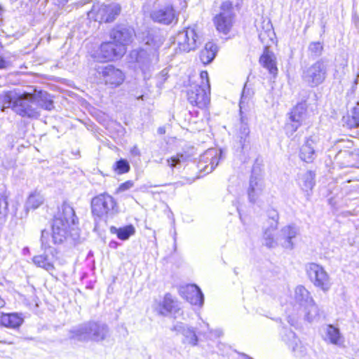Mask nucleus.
<instances>
[{"label": "nucleus", "instance_id": "f257e3e1", "mask_svg": "<svg viewBox=\"0 0 359 359\" xmlns=\"http://www.w3.org/2000/svg\"><path fill=\"white\" fill-rule=\"evenodd\" d=\"M144 46L138 50L130 52V57L134 59L136 67L144 78L150 76L151 72L158 62V48L163 44L162 36L155 32H149L143 39Z\"/></svg>", "mask_w": 359, "mask_h": 359}, {"label": "nucleus", "instance_id": "f03ea898", "mask_svg": "<svg viewBox=\"0 0 359 359\" xmlns=\"http://www.w3.org/2000/svg\"><path fill=\"white\" fill-rule=\"evenodd\" d=\"M76 220L73 208L63 203L53 220L51 241L48 238L50 244L62 243L68 235L75 231L74 226Z\"/></svg>", "mask_w": 359, "mask_h": 359}, {"label": "nucleus", "instance_id": "7ed1b4c3", "mask_svg": "<svg viewBox=\"0 0 359 359\" xmlns=\"http://www.w3.org/2000/svg\"><path fill=\"white\" fill-rule=\"evenodd\" d=\"M109 334V328L104 323L88 321L74 327L69 331V338L79 341H102Z\"/></svg>", "mask_w": 359, "mask_h": 359}, {"label": "nucleus", "instance_id": "20e7f679", "mask_svg": "<svg viewBox=\"0 0 359 359\" xmlns=\"http://www.w3.org/2000/svg\"><path fill=\"white\" fill-rule=\"evenodd\" d=\"M41 246L44 250L43 254L33 257V262L39 267L51 273L55 269V263L58 258V250L52 247L48 240V232L46 230L41 231Z\"/></svg>", "mask_w": 359, "mask_h": 359}, {"label": "nucleus", "instance_id": "39448f33", "mask_svg": "<svg viewBox=\"0 0 359 359\" xmlns=\"http://www.w3.org/2000/svg\"><path fill=\"white\" fill-rule=\"evenodd\" d=\"M327 74V64L323 59L303 69L302 79L310 87H316L323 83Z\"/></svg>", "mask_w": 359, "mask_h": 359}, {"label": "nucleus", "instance_id": "423d86ee", "mask_svg": "<svg viewBox=\"0 0 359 359\" xmlns=\"http://www.w3.org/2000/svg\"><path fill=\"white\" fill-rule=\"evenodd\" d=\"M116 203L114 198L107 193L99 194L91 201L93 216L106 220L116 212Z\"/></svg>", "mask_w": 359, "mask_h": 359}, {"label": "nucleus", "instance_id": "0eeeda50", "mask_svg": "<svg viewBox=\"0 0 359 359\" xmlns=\"http://www.w3.org/2000/svg\"><path fill=\"white\" fill-rule=\"evenodd\" d=\"M294 299L296 304L305 309V316L312 321L319 314V309L309 291L303 285H298L294 290Z\"/></svg>", "mask_w": 359, "mask_h": 359}, {"label": "nucleus", "instance_id": "6e6552de", "mask_svg": "<svg viewBox=\"0 0 359 359\" xmlns=\"http://www.w3.org/2000/svg\"><path fill=\"white\" fill-rule=\"evenodd\" d=\"M233 18L234 13L231 2L224 1L220 6L219 13L214 18L217 30L225 34L229 33L233 26Z\"/></svg>", "mask_w": 359, "mask_h": 359}, {"label": "nucleus", "instance_id": "1a4fd4ad", "mask_svg": "<svg viewBox=\"0 0 359 359\" xmlns=\"http://www.w3.org/2000/svg\"><path fill=\"white\" fill-rule=\"evenodd\" d=\"M244 93L245 89L243 90L239 103L241 123L236 135L237 141L242 149H244L250 144V128L248 124V118L245 113V111L247 110L248 98L244 95Z\"/></svg>", "mask_w": 359, "mask_h": 359}, {"label": "nucleus", "instance_id": "9d476101", "mask_svg": "<svg viewBox=\"0 0 359 359\" xmlns=\"http://www.w3.org/2000/svg\"><path fill=\"white\" fill-rule=\"evenodd\" d=\"M121 6L116 3L93 6L88 15L95 18V21L110 22L121 13Z\"/></svg>", "mask_w": 359, "mask_h": 359}, {"label": "nucleus", "instance_id": "9b49d317", "mask_svg": "<svg viewBox=\"0 0 359 359\" xmlns=\"http://www.w3.org/2000/svg\"><path fill=\"white\" fill-rule=\"evenodd\" d=\"M13 104V110L22 116L36 118L39 116V110L33 104V95L29 93H25L17 96Z\"/></svg>", "mask_w": 359, "mask_h": 359}, {"label": "nucleus", "instance_id": "f8f14e48", "mask_svg": "<svg viewBox=\"0 0 359 359\" xmlns=\"http://www.w3.org/2000/svg\"><path fill=\"white\" fill-rule=\"evenodd\" d=\"M306 273L309 280L316 287L324 292L330 290L332 285L330 276L321 266L311 263L306 266Z\"/></svg>", "mask_w": 359, "mask_h": 359}, {"label": "nucleus", "instance_id": "ddd939ff", "mask_svg": "<svg viewBox=\"0 0 359 359\" xmlns=\"http://www.w3.org/2000/svg\"><path fill=\"white\" fill-rule=\"evenodd\" d=\"M175 41L179 51L187 53L195 50L201 43L196 29L192 27L179 32L175 37Z\"/></svg>", "mask_w": 359, "mask_h": 359}, {"label": "nucleus", "instance_id": "4468645a", "mask_svg": "<svg viewBox=\"0 0 359 359\" xmlns=\"http://www.w3.org/2000/svg\"><path fill=\"white\" fill-rule=\"evenodd\" d=\"M210 86L207 83L191 86L187 91V99L192 104L204 108L210 101Z\"/></svg>", "mask_w": 359, "mask_h": 359}, {"label": "nucleus", "instance_id": "2eb2a0df", "mask_svg": "<svg viewBox=\"0 0 359 359\" xmlns=\"http://www.w3.org/2000/svg\"><path fill=\"white\" fill-rule=\"evenodd\" d=\"M126 52V48L118 45L113 40L100 45L96 58L99 61H111L121 58Z\"/></svg>", "mask_w": 359, "mask_h": 359}, {"label": "nucleus", "instance_id": "dca6fc26", "mask_svg": "<svg viewBox=\"0 0 359 359\" xmlns=\"http://www.w3.org/2000/svg\"><path fill=\"white\" fill-rule=\"evenodd\" d=\"M265 188L264 179L258 168H253L247 190L248 201L251 203L258 201Z\"/></svg>", "mask_w": 359, "mask_h": 359}, {"label": "nucleus", "instance_id": "f3484780", "mask_svg": "<svg viewBox=\"0 0 359 359\" xmlns=\"http://www.w3.org/2000/svg\"><path fill=\"white\" fill-rule=\"evenodd\" d=\"M96 69L105 83L111 86L112 88L120 86L125 79L123 72L111 65L99 66Z\"/></svg>", "mask_w": 359, "mask_h": 359}, {"label": "nucleus", "instance_id": "a211bd4d", "mask_svg": "<svg viewBox=\"0 0 359 359\" xmlns=\"http://www.w3.org/2000/svg\"><path fill=\"white\" fill-rule=\"evenodd\" d=\"M320 138L318 136H311L300 149L299 156L301 159L306 163L312 162L316 157V151L323 149L319 145Z\"/></svg>", "mask_w": 359, "mask_h": 359}, {"label": "nucleus", "instance_id": "6ab92c4d", "mask_svg": "<svg viewBox=\"0 0 359 359\" xmlns=\"http://www.w3.org/2000/svg\"><path fill=\"white\" fill-rule=\"evenodd\" d=\"M134 36V29L123 25L116 27L110 32L111 39L118 45H121L124 48L133 41Z\"/></svg>", "mask_w": 359, "mask_h": 359}, {"label": "nucleus", "instance_id": "aec40b11", "mask_svg": "<svg viewBox=\"0 0 359 359\" xmlns=\"http://www.w3.org/2000/svg\"><path fill=\"white\" fill-rule=\"evenodd\" d=\"M299 229L294 224L285 226L280 230L277 240L284 248L292 250L294 245L292 240L299 234Z\"/></svg>", "mask_w": 359, "mask_h": 359}, {"label": "nucleus", "instance_id": "412c9836", "mask_svg": "<svg viewBox=\"0 0 359 359\" xmlns=\"http://www.w3.org/2000/svg\"><path fill=\"white\" fill-rule=\"evenodd\" d=\"M180 292L184 298L192 305L202 306L204 303V296L201 289L196 285H188L182 287Z\"/></svg>", "mask_w": 359, "mask_h": 359}, {"label": "nucleus", "instance_id": "4be33fe9", "mask_svg": "<svg viewBox=\"0 0 359 359\" xmlns=\"http://www.w3.org/2000/svg\"><path fill=\"white\" fill-rule=\"evenodd\" d=\"M219 152L215 149L207 150L201 156L199 161V168L205 172H211L219 163Z\"/></svg>", "mask_w": 359, "mask_h": 359}, {"label": "nucleus", "instance_id": "5701e85b", "mask_svg": "<svg viewBox=\"0 0 359 359\" xmlns=\"http://www.w3.org/2000/svg\"><path fill=\"white\" fill-rule=\"evenodd\" d=\"M283 339L292 348L296 357L302 358L306 354V347L302 344V342L297 338L295 333L291 330H285Z\"/></svg>", "mask_w": 359, "mask_h": 359}, {"label": "nucleus", "instance_id": "b1692460", "mask_svg": "<svg viewBox=\"0 0 359 359\" xmlns=\"http://www.w3.org/2000/svg\"><path fill=\"white\" fill-rule=\"evenodd\" d=\"M156 311L159 315L166 316L169 313H175L180 311L177 307V302L172 298V295L167 293L162 302H159L156 307Z\"/></svg>", "mask_w": 359, "mask_h": 359}, {"label": "nucleus", "instance_id": "393cba45", "mask_svg": "<svg viewBox=\"0 0 359 359\" xmlns=\"http://www.w3.org/2000/svg\"><path fill=\"white\" fill-rule=\"evenodd\" d=\"M151 17L156 22L169 25L175 19V13L172 6H165L154 11Z\"/></svg>", "mask_w": 359, "mask_h": 359}, {"label": "nucleus", "instance_id": "a878e982", "mask_svg": "<svg viewBox=\"0 0 359 359\" xmlns=\"http://www.w3.org/2000/svg\"><path fill=\"white\" fill-rule=\"evenodd\" d=\"M33 95V104L39 108H42L48 111H50L53 109V101L50 95L45 91H36L34 90Z\"/></svg>", "mask_w": 359, "mask_h": 359}, {"label": "nucleus", "instance_id": "bb28decb", "mask_svg": "<svg viewBox=\"0 0 359 359\" xmlns=\"http://www.w3.org/2000/svg\"><path fill=\"white\" fill-rule=\"evenodd\" d=\"M271 218L274 220V224H271L270 227L265 230L263 239H264V245H266L269 248H273L278 245L279 241L277 240V238L275 239L273 237V232L277 229L278 227V215L276 211H273L271 215Z\"/></svg>", "mask_w": 359, "mask_h": 359}, {"label": "nucleus", "instance_id": "cd10ccee", "mask_svg": "<svg viewBox=\"0 0 359 359\" xmlns=\"http://www.w3.org/2000/svg\"><path fill=\"white\" fill-rule=\"evenodd\" d=\"M324 339L326 342L341 347L344 344V338L339 330L332 325L325 328Z\"/></svg>", "mask_w": 359, "mask_h": 359}, {"label": "nucleus", "instance_id": "c85d7f7f", "mask_svg": "<svg viewBox=\"0 0 359 359\" xmlns=\"http://www.w3.org/2000/svg\"><path fill=\"white\" fill-rule=\"evenodd\" d=\"M24 319L21 314L18 313H0V325L9 327H19L23 323Z\"/></svg>", "mask_w": 359, "mask_h": 359}, {"label": "nucleus", "instance_id": "c756f323", "mask_svg": "<svg viewBox=\"0 0 359 359\" xmlns=\"http://www.w3.org/2000/svg\"><path fill=\"white\" fill-rule=\"evenodd\" d=\"M260 63L264 67L267 69L270 74L276 75L278 72V68L276 63V57L273 52L270 51L267 47H265L264 51L259 59Z\"/></svg>", "mask_w": 359, "mask_h": 359}, {"label": "nucleus", "instance_id": "7c9ffc66", "mask_svg": "<svg viewBox=\"0 0 359 359\" xmlns=\"http://www.w3.org/2000/svg\"><path fill=\"white\" fill-rule=\"evenodd\" d=\"M173 330L183 334L188 340L189 343L192 346H196L198 342V337L193 327L182 323H177L174 325Z\"/></svg>", "mask_w": 359, "mask_h": 359}, {"label": "nucleus", "instance_id": "2f4dec72", "mask_svg": "<svg viewBox=\"0 0 359 359\" xmlns=\"http://www.w3.org/2000/svg\"><path fill=\"white\" fill-rule=\"evenodd\" d=\"M217 46L212 42H208L201 51L200 59L203 64H209L215 57Z\"/></svg>", "mask_w": 359, "mask_h": 359}, {"label": "nucleus", "instance_id": "473e14b6", "mask_svg": "<svg viewBox=\"0 0 359 359\" xmlns=\"http://www.w3.org/2000/svg\"><path fill=\"white\" fill-rule=\"evenodd\" d=\"M44 201V196L41 192L34 191L29 194L25 203V208L27 210H35L41 206Z\"/></svg>", "mask_w": 359, "mask_h": 359}, {"label": "nucleus", "instance_id": "72a5a7b5", "mask_svg": "<svg viewBox=\"0 0 359 359\" xmlns=\"http://www.w3.org/2000/svg\"><path fill=\"white\" fill-rule=\"evenodd\" d=\"M315 175L311 171H306L302 173L299 178V183L304 191L309 192L311 191L314 184Z\"/></svg>", "mask_w": 359, "mask_h": 359}, {"label": "nucleus", "instance_id": "f704fd0d", "mask_svg": "<svg viewBox=\"0 0 359 359\" xmlns=\"http://www.w3.org/2000/svg\"><path fill=\"white\" fill-rule=\"evenodd\" d=\"M306 109L304 104H297L290 113V121H294L302 125L306 118Z\"/></svg>", "mask_w": 359, "mask_h": 359}, {"label": "nucleus", "instance_id": "c9c22d12", "mask_svg": "<svg viewBox=\"0 0 359 359\" xmlns=\"http://www.w3.org/2000/svg\"><path fill=\"white\" fill-rule=\"evenodd\" d=\"M110 231L112 233H116L120 240L125 241L128 239L130 236L133 235L135 230L133 225H128L122 228L111 226Z\"/></svg>", "mask_w": 359, "mask_h": 359}, {"label": "nucleus", "instance_id": "e433bc0d", "mask_svg": "<svg viewBox=\"0 0 359 359\" xmlns=\"http://www.w3.org/2000/svg\"><path fill=\"white\" fill-rule=\"evenodd\" d=\"M18 95L15 92L8 91L0 94V109L4 110V109L12 107L15 100L18 98Z\"/></svg>", "mask_w": 359, "mask_h": 359}, {"label": "nucleus", "instance_id": "4c0bfd02", "mask_svg": "<svg viewBox=\"0 0 359 359\" xmlns=\"http://www.w3.org/2000/svg\"><path fill=\"white\" fill-rule=\"evenodd\" d=\"M265 32H259V39L268 48L269 41H272L275 36V32L270 21L265 22Z\"/></svg>", "mask_w": 359, "mask_h": 359}, {"label": "nucleus", "instance_id": "58836bf2", "mask_svg": "<svg viewBox=\"0 0 359 359\" xmlns=\"http://www.w3.org/2000/svg\"><path fill=\"white\" fill-rule=\"evenodd\" d=\"M353 154L348 150L340 151L335 156V160L343 166L347 167L353 165Z\"/></svg>", "mask_w": 359, "mask_h": 359}, {"label": "nucleus", "instance_id": "ea45409f", "mask_svg": "<svg viewBox=\"0 0 359 359\" xmlns=\"http://www.w3.org/2000/svg\"><path fill=\"white\" fill-rule=\"evenodd\" d=\"M344 121L350 128L359 127V108L353 107L351 115L344 117Z\"/></svg>", "mask_w": 359, "mask_h": 359}, {"label": "nucleus", "instance_id": "a19ab883", "mask_svg": "<svg viewBox=\"0 0 359 359\" xmlns=\"http://www.w3.org/2000/svg\"><path fill=\"white\" fill-rule=\"evenodd\" d=\"M8 198L4 193H0V223H1L8 214Z\"/></svg>", "mask_w": 359, "mask_h": 359}, {"label": "nucleus", "instance_id": "79ce46f5", "mask_svg": "<svg viewBox=\"0 0 359 359\" xmlns=\"http://www.w3.org/2000/svg\"><path fill=\"white\" fill-rule=\"evenodd\" d=\"M188 156L184 154H177L175 156H172L167 160V163L172 168H175L177 165L187 161Z\"/></svg>", "mask_w": 359, "mask_h": 359}, {"label": "nucleus", "instance_id": "37998d69", "mask_svg": "<svg viewBox=\"0 0 359 359\" xmlns=\"http://www.w3.org/2000/svg\"><path fill=\"white\" fill-rule=\"evenodd\" d=\"M323 46L320 42H311L309 46V51L313 57H318L322 54Z\"/></svg>", "mask_w": 359, "mask_h": 359}, {"label": "nucleus", "instance_id": "c03bdc74", "mask_svg": "<svg viewBox=\"0 0 359 359\" xmlns=\"http://www.w3.org/2000/svg\"><path fill=\"white\" fill-rule=\"evenodd\" d=\"M130 170V165L126 160L121 159L116 162L115 170L118 174L128 172Z\"/></svg>", "mask_w": 359, "mask_h": 359}, {"label": "nucleus", "instance_id": "a18cd8bd", "mask_svg": "<svg viewBox=\"0 0 359 359\" xmlns=\"http://www.w3.org/2000/svg\"><path fill=\"white\" fill-rule=\"evenodd\" d=\"M300 124L294 122V121H290V123H287L285 126V130L286 133L287 135H292L300 127Z\"/></svg>", "mask_w": 359, "mask_h": 359}, {"label": "nucleus", "instance_id": "49530a36", "mask_svg": "<svg viewBox=\"0 0 359 359\" xmlns=\"http://www.w3.org/2000/svg\"><path fill=\"white\" fill-rule=\"evenodd\" d=\"M133 187V182L131 181H127L124 183H122L119 187L118 191H125Z\"/></svg>", "mask_w": 359, "mask_h": 359}, {"label": "nucleus", "instance_id": "de8ad7c7", "mask_svg": "<svg viewBox=\"0 0 359 359\" xmlns=\"http://www.w3.org/2000/svg\"><path fill=\"white\" fill-rule=\"evenodd\" d=\"M201 84L207 83L208 86L210 85L209 79H208V74L206 71H203L201 72Z\"/></svg>", "mask_w": 359, "mask_h": 359}, {"label": "nucleus", "instance_id": "09e8293b", "mask_svg": "<svg viewBox=\"0 0 359 359\" xmlns=\"http://www.w3.org/2000/svg\"><path fill=\"white\" fill-rule=\"evenodd\" d=\"M9 65L10 62L0 54V69H6Z\"/></svg>", "mask_w": 359, "mask_h": 359}, {"label": "nucleus", "instance_id": "8fccbe9b", "mask_svg": "<svg viewBox=\"0 0 359 359\" xmlns=\"http://www.w3.org/2000/svg\"><path fill=\"white\" fill-rule=\"evenodd\" d=\"M130 154L134 156H139L140 155V151L137 146H134L130 149Z\"/></svg>", "mask_w": 359, "mask_h": 359}, {"label": "nucleus", "instance_id": "3c124183", "mask_svg": "<svg viewBox=\"0 0 359 359\" xmlns=\"http://www.w3.org/2000/svg\"><path fill=\"white\" fill-rule=\"evenodd\" d=\"M268 20H264L261 25L257 26V31L259 32H266V28H265V22H267Z\"/></svg>", "mask_w": 359, "mask_h": 359}, {"label": "nucleus", "instance_id": "603ef678", "mask_svg": "<svg viewBox=\"0 0 359 359\" xmlns=\"http://www.w3.org/2000/svg\"><path fill=\"white\" fill-rule=\"evenodd\" d=\"M168 76V71L166 69H163L161 71L159 77H161L163 81L166 79V77Z\"/></svg>", "mask_w": 359, "mask_h": 359}, {"label": "nucleus", "instance_id": "864d4df0", "mask_svg": "<svg viewBox=\"0 0 359 359\" xmlns=\"http://www.w3.org/2000/svg\"><path fill=\"white\" fill-rule=\"evenodd\" d=\"M6 305V301L0 296V309L4 308Z\"/></svg>", "mask_w": 359, "mask_h": 359}, {"label": "nucleus", "instance_id": "5fc2aeb1", "mask_svg": "<svg viewBox=\"0 0 359 359\" xmlns=\"http://www.w3.org/2000/svg\"><path fill=\"white\" fill-rule=\"evenodd\" d=\"M158 133L159 134H161V135H163V134H164L165 133V129L163 128H159L158 129Z\"/></svg>", "mask_w": 359, "mask_h": 359}, {"label": "nucleus", "instance_id": "6e6d98bb", "mask_svg": "<svg viewBox=\"0 0 359 359\" xmlns=\"http://www.w3.org/2000/svg\"><path fill=\"white\" fill-rule=\"evenodd\" d=\"M348 189V186L347 185H344L342 188L343 190L344 191H346V189Z\"/></svg>", "mask_w": 359, "mask_h": 359}, {"label": "nucleus", "instance_id": "4d7b16f0", "mask_svg": "<svg viewBox=\"0 0 359 359\" xmlns=\"http://www.w3.org/2000/svg\"><path fill=\"white\" fill-rule=\"evenodd\" d=\"M221 334V332L220 331H217V335L219 337Z\"/></svg>", "mask_w": 359, "mask_h": 359}, {"label": "nucleus", "instance_id": "13d9d810", "mask_svg": "<svg viewBox=\"0 0 359 359\" xmlns=\"http://www.w3.org/2000/svg\"><path fill=\"white\" fill-rule=\"evenodd\" d=\"M288 322H289V323H290L292 325H294V322H293V321H292V322H290V320H288Z\"/></svg>", "mask_w": 359, "mask_h": 359}, {"label": "nucleus", "instance_id": "bf43d9fd", "mask_svg": "<svg viewBox=\"0 0 359 359\" xmlns=\"http://www.w3.org/2000/svg\"><path fill=\"white\" fill-rule=\"evenodd\" d=\"M205 326L207 327L208 329L209 328V325L208 323H205Z\"/></svg>", "mask_w": 359, "mask_h": 359}, {"label": "nucleus", "instance_id": "052dcab7", "mask_svg": "<svg viewBox=\"0 0 359 359\" xmlns=\"http://www.w3.org/2000/svg\"><path fill=\"white\" fill-rule=\"evenodd\" d=\"M351 180H348V181L347 182V183H348H348H351Z\"/></svg>", "mask_w": 359, "mask_h": 359}, {"label": "nucleus", "instance_id": "680f3d73", "mask_svg": "<svg viewBox=\"0 0 359 359\" xmlns=\"http://www.w3.org/2000/svg\"><path fill=\"white\" fill-rule=\"evenodd\" d=\"M351 188H355V187H353V185H351L350 187Z\"/></svg>", "mask_w": 359, "mask_h": 359}]
</instances>
